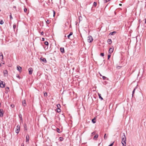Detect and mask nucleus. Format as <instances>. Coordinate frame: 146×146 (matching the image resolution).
<instances>
[{"label": "nucleus", "mask_w": 146, "mask_h": 146, "mask_svg": "<svg viewBox=\"0 0 146 146\" xmlns=\"http://www.w3.org/2000/svg\"><path fill=\"white\" fill-rule=\"evenodd\" d=\"M113 48H110L109 50V52L111 54V53L113 51Z\"/></svg>", "instance_id": "nucleus-9"}, {"label": "nucleus", "mask_w": 146, "mask_h": 146, "mask_svg": "<svg viewBox=\"0 0 146 146\" xmlns=\"http://www.w3.org/2000/svg\"><path fill=\"white\" fill-rule=\"evenodd\" d=\"M53 16L54 17V16H55V13H56L55 11L54 10H53Z\"/></svg>", "instance_id": "nucleus-35"}, {"label": "nucleus", "mask_w": 146, "mask_h": 146, "mask_svg": "<svg viewBox=\"0 0 146 146\" xmlns=\"http://www.w3.org/2000/svg\"><path fill=\"white\" fill-rule=\"evenodd\" d=\"M3 74L4 76H6V75H7L8 74L7 71V70H6L3 71Z\"/></svg>", "instance_id": "nucleus-12"}, {"label": "nucleus", "mask_w": 146, "mask_h": 146, "mask_svg": "<svg viewBox=\"0 0 146 146\" xmlns=\"http://www.w3.org/2000/svg\"><path fill=\"white\" fill-rule=\"evenodd\" d=\"M108 138V135H106V133L105 134L104 138L105 140L107 139Z\"/></svg>", "instance_id": "nucleus-23"}, {"label": "nucleus", "mask_w": 146, "mask_h": 146, "mask_svg": "<svg viewBox=\"0 0 146 146\" xmlns=\"http://www.w3.org/2000/svg\"><path fill=\"white\" fill-rule=\"evenodd\" d=\"M100 55L101 56H104V54L103 53H101Z\"/></svg>", "instance_id": "nucleus-31"}, {"label": "nucleus", "mask_w": 146, "mask_h": 146, "mask_svg": "<svg viewBox=\"0 0 146 146\" xmlns=\"http://www.w3.org/2000/svg\"><path fill=\"white\" fill-rule=\"evenodd\" d=\"M15 106L14 104H11V107L12 108H13Z\"/></svg>", "instance_id": "nucleus-36"}, {"label": "nucleus", "mask_w": 146, "mask_h": 146, "mask_svg": "<svg viewBox=\"0 0 146 146\" xmlns=\"http://www.w3.org/2000/svg\"><path fill=\"white\" fill-rule=\"evenodd\" d=\"M119 6H121L122 5V4H119Z\"/></svg>", "instance_id": "nucleus-52"}, {"label": "nucleus", "mask_w": 146, "mask_h": 146, "mask_svg": "<svg viewBox=\"0 0 146 146\" xmlns=\"http://www.w3.org/2000/svg\"><path fill=\"white\" fill-rule=\"evenodd\" d=\"M44 34V33L43 31L41 33V35H43Z\"/></svg>", "instance_id": "nucleus-45"}, {"label": "nucleus", "mask_w": 146, "mask_h": 146, "mask_svg": "<svg viewBox=\"0 0 146 146\" xmlns=\"http://www.w3.org/2000/svg\"><path fill=\"white\" fill-rule=\"evenodd\" d=\"M102 76L103 79L104 80H106L107 78L105 76Z\"/></svg>", "instance_id": "nucleus-33"}, {"label": "nucleus", "mask_w": 146, "mask_h": 146, "mask_svg": "<svg viewBox=\"0 0 146 146\" xmlns=\"http://www.w3.org/2000/svg\"><path fill=\"white\" fill-rule=\"evenodd\" d=\"M87 40L89 42H92L93 40V39L92 36H89L88 37Z\"/></svg>", "instance_id": "nucleus-2"}, {"label": "nucleus", "mask_w": 146, "mask_h": 146, "mask_svg": "<svg viewBox=\"0 0 146 146\" xmlns=\"http://www.w3.org/2000/svg\"><path fill=\"white\" fill-rule=\"evenodd\" d=\"M136 87L135 88L133 91V92H132V96L133 97V94H134V92H135V89H136Z\"/></svg>", "instance_id": "nucleus-27"}, {"label": "nucleus", "mask_w": 146, "mask_h": 146, "mask_svg": "<svg viewBox=\"0 0 146 146\" xmlns=\"http://www.w3.org/2000/svg\"><path fill=\"white\" fill-rule=\"evenodd\" d=\"M97 5V3L96 2H94V3L93 5L95 7Z\"/></svg>", "instance_id": "nucleus-30"}, {"label": "nucleus", "mask_w": 146, "mask_h": 146, "mask_svg": "<svg viewBox=\"0 0 146 146\" xmlns=\"http://www.w3.org/2000/svg\"><path fill=\"white\" fill-rule=\"evenodd\" d=\"M22 104L23 106L25 107L26 106V102L25 100H24L22 102Z\"/></svg>", "instance_id": "nucleus-17"}, {"label": "nucleus", "mask_w": 146, "mask_h": 146, "mask_svg": "<svg viewBox=\"0 0 146 146\" xmlns=\"http://www.w3.org/2000/svg\"><path fill=\"white\" fill-rule=\"evenodd\" d=\"M73 34V33L72 32H70L69 35L67 36L68 38V39L70 38V37Z\"/></svg>", "instance_id": "nucleus-15"}, {"label": "nucleus", "mask_w": 146, "mask_h": 146, "mask_svg": "<svg viewBox=\"0 0 146 146\" xmlns=\"http://www.w3.org/2000/svg\"><path fill=\"white\" fill-rule=\"evenodd\" d=\"M10 19H13V17H12L11 15H11L10 16Z\"/></svg>", "instance_id": "nucleus-40"}, {"label": "nucleus", "mask_w": 146, "mask_h": 146, "mask_svg": "<svg viewBox=\"0 0 146 146\" xmlns=\"http://www.w3.org/2000/svg\"><path fill=\"white\" fill-rule=\"evenodd\" d=\"M107 42L108 44H110L112 42L111 40V39H108L107 41Z\"/></svg>", "instance_id": "nucleus-13"}, {"label": "nucleus", "mask_w": 146, "mask_h": 146, "mask_svg": "<svg viewBox=\"0 0 146 146\" xmlns=\"http://www.w3.org/2000/svg\"><path fill=\"white\" fill-rule=\"evenodd\" d=\"M44 96H47V93L46 92L44 93Z\"/></svg>", "instance_id": "nucleus-34"}, {"label": "nucleus", "mask_w": 146, "mask_h": 146, "mask_svg": "<svg viewBox=\"0 0 146 146\" xmlns=\"http://www.w3.org/2000/svg\"><path fill=\"white\" fill-rule=\"evenodd\" d=\"M110 57H111V55H110V54H109L108 55V60H109V59L110 58Z\"/></svg>", "instance_id": "nucleus-39"}, {"label": "nucleus", "mask_w": 146, "mask_h": 146, "mask_svg": "<svg viewBox=\"0 0 146 146\" xmlns=\"http://www.w3.org/2000/svg\"><path fill=\"white\" fill-rule=\"evenodd\" d=\"M121 66H118L117 67V68L118 69H119V68H121Z\"/></svg>", "instance_id": "nucleus-48"}, {"label": "nucleus", "mask_w": 146, "mask_h": 146, "mask_svg": "<svg viewBox=\"0 0 146 146\" xmlns=\"http://www.w3.org/2000/svg\"><path fill=\"white\" fill-rule=\"evenodd\" d=\"M121 143L123 146H126V138L124 133H123V135L122 137Z\"/></svg>", "instance_id": "nucleus-1"}, {"label": "nucleus", "mask_w": 146, "mask_h": 146, "mask_svg": "<svg viewBox=\"0 0 146 146\" xmlns=\"http://www.w3.org/2000/svg\"><path fill=\"white\" fill-rule=\"evenodd\" d=\"M46 23H47V24H49L50 23L49 22V20H47L46 21Z\"/></svg>", "instance_id": "nucleus-43"}, {"label": "nucleus", "mask_w": 146, "mask_h": 146, "mask_svg": "<svg viewBox=\"0 0 146 146\" xmlns=\"http://www.w3.org/2000/svg\"><path fill=\"white\" fill-rule=\"evenodd\" d=\"M95 133H96V132L95 131H94L92 133V135H94L95 134Z\"/></svg>", "instance_id": "nucleus-44"}, {"label": "nucleus", "mask_w": 146, "mask_h": 146, "mask_svg": "<svg viewBox=\"0 0 146 146\" xmlns=\"http://www.w3.org/2000/svg\"><path fill=\"white\" fill-rule=\"evenodd\" d=\"M64 139V138L62 137H60L59 138V140L60 141H62Z\"/></svg>", "instance_id": "nucleus-24"}, {"label": "nucleus", "mask_w": 146, "mask_h": 146, "mask_svg": "<svg viewBox=\"0 0 146 146\" xmlns=\"http://www.w3.org/2000/svg\"><path fill=\"white\" fill-rule=\"evenodd\" d=\"M2 60L3 58V56L2 52L0 53V58Z\"/></svg>", "instance_id": "nucleus-16"}, {"label": "nucleus", "mask_w": 146, "mask_h": 146, "mask_svg": "<svg viewBox=\"0 0 146 146\" xmlns=\"http://www.w3.org/2000/svg\"><path fill=\"white\" fill-rule=\"evenodd\" d=\"M40 60H42L43 62L44 63H46V58H43V57H41L40 58Z\"/></svg>", "instance_id": "nucleus-7"}, {"label": "nucleus", "mask_w": 146, "mask_h": 146, "mask_svg": "<svg viewBox=\"0 0 146 146\" xmlns=\"http://www.w3.org/2000/svg\"><path fill=\"white\" fill-rule=\"evenodd\" d=\"M26 142L27 143H29V134H27V135L26 137Z\"/></svg>", "instance_id": "nucleus-5"}, {"label": "nucleus", "mask_w": 146, "mask_h": 146, "mask_svg": "<svg viewBox=\"0 0 146 146\" xmlns=\"http://www.w3.org/2000/svg\"><path fill=\"white\" fill-rule=\"evenodd\" d=\"M1 11V10L0 9V11Z\"/></svg>", "instance_id": "nucleus-56"}, {"label": "nucleus", "mask_w": 146, "mask_h": 146, "mask_svg": "<svg viewBox=\"0 0 146 146\" xmlns=\"http://www.w3.org/2000/svg\"><path fill=\"white\" fill-rule=\"evenodd\" d=\"M24 11L25 12V13L27 12V9L26 8H25L24 9Z\"/></svg>", "instance_id": "nucleus-32"}, {"label": "nucleus", "mask_w": 146, "mask_h": 146, "mask_svg": "<svg viewBox=\"0 0 146 146\" xmlns=\"http://www.w3.org/2000/svg\"><path fill=\"white\" fill-rule=\"evenodd\" d=\"M21 146H24V144L23 143L21 145Z\"/></svg>", "instance_id": "nucleus-49"}, {"label": "nucleus", "mask_w": 146, "mask_h": 146, "mask_svg": "<svg viewBox=\"0 0 146 146\" xmlns=\"http://www.w3.org/2000/svg\"><path fill=\"white\" fill-rule=\"evenodd\" d=\"M7 89H8V90H9V87H7L6 88V90H7Z\"/></svg>", "instance_id": "nucleus-46"}, {"label": "nucleus", "mask_w": 146, "mask_h": 146, "mask_svg": "<svg viewBox=\"0 0 146 146\" xmlns=\"http://www.w3.org/2000/svg\"><path fill=\"white\" fill-rule=\"evenodd\" d=\"M116 33V32L113 31V32L110 33L109 35H115V34Z\"/></svg>", "instance_id": "nucleus-21"}, {"label": "nucleus", "mask_w": 146, "mask_h": 146, "mask_svg": "<svg viewBox=\"0 0 146 146\" xmlns=\"http://www.w3.org/2000/svg\"><path fill=\"white\" fill-rule=\"evenodd\" d=\"M1 63H0V67H1Z\"/></svg>", "instance_id": "nucleus-55"}, {"label": "nucleus", "mask_w": 146, "mask_h": 146, "mask_svg": "<svg viewBox=\"0 0 146 146\" xmlns=\"http://www.w3.org/2000/svg\"><path fill=\"white\" fill-rule=\"evenodd\" d=\"M28 70L29 72V74H32L33 69L32 68H29Z\"/></svg>", "instance_id": "nucleus-6"}, {"label": "nucleus", "mask_w": 146, "mask_h": 146, "mask_svg": "<svg viewBox=\"0 0 146 146\" xmlns=\"http://www.w3.org/2000/svg\"><path fill=\"white\" fill-rule=\"evenodd\" d=\"M100 76H102V75H101V74H100Z\"/></svg>", "instance_id": "nucleus-54"}, {"label": "nucleus", "mask_w": 146, "mask_h": 146, "mask_svg": "<svg viewBox=\"0 0 146 146\" xmlns=\"http://www.w3.org/2000/svg\"><path fill=\"white\" fill-rule=\"evenodd\" d=\"M4 22L2 20H0V24L1 25H2L3 24Z\"/></svg>", "instance_id": "nucleus-25"}, {"label": "nucleus", "mask_w": 146, "mask_h": 146, "mask_svg": "<svg viewBox=\"0 0 146 146\" xmlns=\"http://www.w3.org/2000/svg\"><path fill=\"white\" fill-rule=\"evenodd\" d=\"M19 118H20V119L21 120V121H23V118H22V115L21 114H19Z\"/></svg>", "instance_id": "nucleus-14"}, {"label": "nucleus", "mask_w": 146, "mask_h": 146, "mask_svg": "<svg viewBox=\"0 0 146 146\" xmlns=\"http://www.w3.org/2000/svg\"><path fill=\"white\" fill-rule=\"evenodd\" d=\"M17 70L20 72L22 71V68L19 66H17Z\"/></svg>", "instance_id": "nucleus-10"}, {"label": "nucleus", "mask_w": 146, "mask_h": 146, "mask_svg": "<svg viewBox=\"0 0 146 146\" xmlns=\"http://www.w3.org/2000/svg\"><path fill=\"white\" fill-rule=\"evenodd\" d=\"M114 142L111 144L109 146H112L113 145Z\"/></svg>", "instance_id": "nucleus-42"}, {"label": "nucleus", "mask_w": 146, "mask_h": 146, "mask_svg": "<svg viewBox=\"0 0 146 146\" xmlns=\"http://www.w3.org/2000/svg\"><path fill=\"white\" fill-rule=\"evenodd\" d=\"M44 44L45 45L48 46V42L47 41H46L44 42Z\"/></svg>", "instance_id": "nucleus-29"}, {"label": "nucleus", "mask_w": 146, "mask_h": 146, "mask_svg": "<svg viewBox=\"0 0 146 146\" xmlns=\"http://www.w3.org/2000/svg\"><path fill=\"white\" fill-rule=\"evenodd\" d=\"M98 134H96L94 137V139L96 140L97 138H98Z\"/></svg>", "instance_id": "nucleus-18"}, {"label": "nucleus", "mask_w": 146, "mask_h": 146, "mask_svg": "<svg viewBox=\"0 0 146 146\" xmlns=\"http://www.w3.org/2000/svg\"><path fill=\"white\" fill-rule=\"evenodd\" d=\"M56 106L58 109H60L61 107L60 105L59 104H57Z\"/></svg>", "instance_id": "nucleus-26"}, {"label": "nucleus", "mask_w": 146, "mask_h": 146, "mask_svg": "<svg viewBox=\"0 0 146 146\" xmlns=\"http://www.w3.org/2000/svg\"><path fill=\"white\" fill-rule=\"evenodd\" d=\"M96 119L95 118H94V119H93L92 120V122L94 123H96Z\"/></svg>", "instance_id": "nucleus-22"}, {"label": "nucleus", "mask_w": 146, "mask_h": 146, "mask_svg": "<svg viewBox=\"0 0 146 146\" xmlns=\"http://www.w3.org/2000/svg\"><path fill=\"white\" fill-rule=\"evenodd\" d=\"M56 131L58 133H60V130L58 128H57Z\"/></svg>", "instance_id": "nucleus-28"}, {"label": "nucleus", "mask_w": 146, "mask_h": 146, "mask_svg": "<svg viewBox=\"0 0 146 146\" xmlns=\"http://www.w3.org/2000/svg\"><path fill=\"white\" fill-rule=\"evenodd\" d=\"M61 110L60 109H57V112H60Z\"/></svg>", "instance_id": "nucleus-37"}, {"label": "nucleus", "mask_w": 146, "mask_h": 146, "mask_svg": "<svg viewBox=\"0 0 146 146\" xmlns=\"http://www.w3.org/2000/svg\"><path fill=\"white\" fill-rule=\"evenodd\" d=\"M20 130V126L19 125H18L17 126V127L16 129V130H15V132L17 134H18Z\"/></svg>", "instance_id": "nucleus-3"}, {"label": "nucleus", "mask_w": 146, "mask_h": 146, "mask_svg": "<svg viewBox=\"0 0 146 146\" xmlns=\"http://www.w3.org/2000/svg\"><path fill=\"white\" fill-rule=\"evenodd\" d=\"M17 77L18 78H20L19 76H18V75L17 76Z\"/></svg>", "instance_id": "nucleus-53"}, {"label": "nucleus", "mask_w": 146, "mask_h": 146, "mask_svg": "<svg viewBox=\"0 0 146 146\" xmlns=\"http://www.w3.org/2000/svg\"><path fill=\"white\" fill-rule=\"evenodd\" d=\"M24 127L25 130H27V126L26 124L25 123L24 124Z\"/></svg>", "instance_id": "nucleus-19"}, {"label": "nucleus", "mask_w": 146, "mask_h": 146, "mask_svg": "<svg viewBox=\"0 0 146 146\" xmlns=\"http://www.w3.org/2000/svg\"><path fill=\"white\" fill-rule=\"evenodd\" d=\"M60 51L61 52H62V53H64V48L63 47H61L60 48Z\"/></svg>", "instance_id": "nucleus-11"}, {"label": "nucleus", "mask_w": 146, "mask_h": 146, "mask_svg": "<svg viewBox=\"0 0 146 146\" xmlns=\"http://www.w3.org/2000/svg\"><path fill=\"white\" fill-rule=\"evenodd\" d=\"M5 84H3V82L0 80V87L1 88H3L5 87Z\"/></svg>", "instance_id": "nucleus-4"}, {"label": "nucleus", "mask_w": 146, "mask_h": 146, "mask_svg": "<svg viewBox=\"0 0 146 146\" xmlns=\"http://www.w3.org/2000/svg\"><path fill=\"white\" fill-rule=\"evenodd\" d=\"M42 41H44V38H42Z\"/></svg>", "instance_id": "nucleus-47"}, {"label": "nucleus", "mask_w": 146, "mask_h": 146, "mask_svg": "<svg viewBox=\"0 0 146 146\" xmlns=\"http://www.w3.org/2000/svg\"><path fill=\"white\" fill-rule=\"evenodd\" d=\"M13 8H16V7L15 6H13Z\"/></svg>", "instance_id": "nucleus-51"}, {"label": "nucleus", "mask_w": 146, "mask_h": 146, "mask_svg": "<svg viewBox=\"0 0 146 146\" xmlns=\"http://www.w3.org/2000/svg\"><path fill=\"white\" fill-rule=\"evenodd\" d=\"M98 95L100 99H101V100H103V98L101 97V94L99 93H98Z\"/></svg>", "instance_id": "nucleus-20"}, {"label": "nucleus", "mask_w": 146, "mask_h": 146, "mask_svg": "<svg viewBox=\"0 0 146 146\" xmlns=\"http://www.w3.org/2000/svg\"><path fill=\"white\" fill-rule=\"evenodd\" d=\"M3 110L2 109L0 110V117H2L3 116Z\"/></svg>", "instance_id": "nucleus-8"}, {"label": "nucleus", "mask_w": 146, "mask_h": 146, "mask_svg": "<svg viewBox=\"0 0 146 146\" xmlns=\"http://www.w3.org/2000/svg\"><path fill=\"white\" fill-rule=\"evenodd\" d=\"M145 23H146V18L145 19Z\"/></svg>", "instance_id": "nucleus-50"}, {"label": "nucleus", "mask_w": 146, "mask_h": 146, "mask_svg": "<svg viewBox=\"0 0 146 146\" xmlns=\"http://www.w3.org/2000/svg\"><path fill=\"white\" fill-rule=\"evenodd\" d=\"M110 0H106L104 1V3H106L107 2L109 1Z\"/></svg>", "instance_id": "nucleus-41"}, {"label": "nucleus", "mask_w": 146, "mask_h": 146, "mask_svg": "<svg viewBox=\"0 0 146 146\" xmlns=\"http://www.w3.org/2000/svg\"><path fill=\"white\" fill-rule=\"evenodd\" d=\"M16 27V25L15 24H14L13 26V28L14 29H15Z\"/></svg>", "instance_id": "nucleus-38"}]
</instances>
